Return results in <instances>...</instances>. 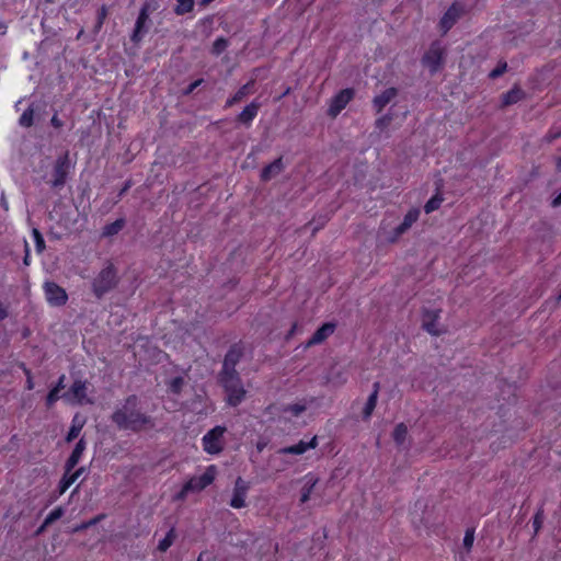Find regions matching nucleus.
I'll use <instances>...</instances> for the list:
<instances>
[{
  "label": "nucleus",
  "instance_id": "f257e3e1",
  "mask_svg": "<svg viewBox=\"0 0 561 561\" xmlns=\"http://www.w3.org/2000/svg\"><path fill=\"white\" fill-rule=\"evenodd\" d=\"M139 400L135 394L127 397L124 403L112 414V422L119 428L131 432L151 430L156 426L154 420L138 409Z\"/></svg>",
  "mask_w": 561,
  "mask_h": 561
},
{
  "label": "nucleus",
  "instance_id": "f03ea898",
  "mask_svg": "<svg viewBox=\"0 0 561 561\" xmlns=\"http://www.w3.org/2000/svg\"><path fill=\"white\" fill-rule=\"evenodd\" d=\"M118 283L119 277L116 267L112 263H107L92 279V293L98 299H101L115 289Z\"/></svg>",
  "mask_w": 561,
  "mask_h": 561
},
{
  "label": "nucleus",
  "instance_id": "7ed1b4c3",
  "mask_svg": "<svg viewBox=\"0 0 561 561\" xmlns=\"http://www.w3.org/2000/svg\"><path fill=\"white\" fill-rule=\"evenodd\" d=\"M218 381L227 393V403L229 405L237 407L243 401L247 391L239 373H219Z\"/></svg>",
  "mask_w": 561,
  "mask_h": 561
},
{
  "label": "nucleus",
  "instance_id": "20e7f679",
  "mask_svg": "<svg viewBox=\"0 0 561 561\" xmlns=\"http://www.w3.org/2000/svg\"><path fill=\"white\" fill-rule=\"evenodd\" d=\"M217 476L216 466L211 465L201 476L192 477L174 496L176 501H184L190 493H198L210 485Z\"/></svg>",
  "mask_w": 561,
  "mask_h": 561
},
{
  "label": "nucleus",
  "instance_id": "39448f33",
  "mask_svg": "<svg viewBox=\"0 0 561 561\" xmlns=\"http://www.w3.org/2000/svg\"><path fill=\"white\" fill-rule=\"evenodd\" d=\"M226 433L225 426H215L210 431H208L202 442L203 448L207 454L216 455L219 454L224 449V434Z\"/></svg>",
  "mask_w": 561,
  "mask_h": 561
},
{
  "label": "nucleus",
  "instance_id": "423d86ee",
  "mask_svg": "<svg viewBox=\"0 0 561 561\" xmlns=\"http://www.w3.org/2000/svg\"><path fill=\"white\" fill-rule=\"evenodd\" d=\"M89 383L85 380L76 379L69 391L64 393L62 398L70 403L92 404L93 400L88 397Z\"/></svg>",
  "mask_w": 561,
  "mask_h": 561
},
{
  "label": "nucleus",
  "instance_id": "0eeeda50",
  "mask_svg": "<svg viewBox=\"0 0 561 561\" xmlns=\"http://www.w3.org/2000/svg\"><path fill=\"white\" fill-rule=\"evenodd\" d=\"M70 170V161L69 154L65 153L55 162L53 170V180L50 181V185L55 188H60L65 185L67 181V176Z\"/></svg>",
  "mask_w": 561,
  "mask_h": 561
},
{
  "label": "nucleus",
  "instance_id": "6e6552de",
  "mask_svg": "<svg viewBox=\"0 0 561 561\" xmlns=\"http://www.w3.org/2000/svg\"><path fill=\"white\" fill-rule=\"evenodd\" d=\"M444 58V49L438 43H434L431 45L430 49L423 56L422 62L425 67L430 69L432 73H435Z\"/></svg>",
  "mask_w": 561,
  "mask_h": 561
},
{
  "label": "nucleus",
  "instance_id": "1a4fd4ad",
  "mask_svg": "<svg viewBox=\"0 0 561 561\" xmlns=\"http://www.w3.org/2000/svg\"><path fill=\"white\" fill-rule=\"evenodd\" d=\"M44 291L46 300L51 306H64L68 300L66 290L54 282H46L44 284Z\"/></svg>",
  "mask_w": 561,
  "mask_h": 561
},
{
  "label": "nucleus",
  "instance_id": "9d476101",
  "mask_svg": "<svg viewBox=\"0 0 561 561\" xmlns=\"http://www.w3.org/2000/svg\"><path fill=\"white\" fill-rule=\"evenodd\" d=\"M250 485L247 481H244L241 477H238L234 481V486L232 491V496L229 502V505L233 508H242L247 506V495Z\"/></svg>",
  "mask_w": 561,
  "mask_h": 561
},
{
  "label": "nucleus",
  "instance_id": "9b49d317",
  "mask_svg": "<svg viewBox=\"0 0 561 561\" xmlns=\"http://www.w3.org/2000/svg\"><path fill=\"white\" fill-rule=\"evenodd\" d=\"M354 96V91L352 89H344L340 91L330 102V107L328 114L332 117H336L342 110L346 107L350 101Z\"/></svg>",
  "mask_w": 561,
  "mask_h": 561
},
{
  "label": "nucleus",
  "instance_id": "f8f14e48",
  "mask_svg": "<svg viewBox=\"0 0 561 561\" xmlns=\"http://www.w3.org/2000/svg\"><path fill=\"white\" fill-rule=\"evenodd\" d=\"M243 356L242 347L239 345H233L229 348L227 354L225 355L221 370L219 373H238L236 370L237 364Z\"/></svg>",
  "mask_w": 561,
  "mask_h": 561
},
{
  "label": "nucleus",
  "instance_id": "ddd939ff",
  "mask_svg": "<svg viewBox=\"0 0 561 561\" xmlns=\"http://www.w3.org/2000/svg\"><path fill=\"white\" fill-rule=\"evenodd\" d=\"M149 21V8L147 4H145L139 12V15L135 23L134 32L130 36V39L134 43H138L142 39L144 35L147 33V23Z\"/></svg>",
  "mask_w": 561,
  "mask_h": 561
},
{
  "label": "nucleus",
  "instance_id": "4468645a",
  "mask_svg": "<svg viewBox=\"0 0 561 561\" xmlns=\"http://www.w3.org/2000/svg\"><path fill=\"white\" fill-rule=\"evenodd\" d=\"M420 210L417 208L410 209L403 218V221L393 230V236L389 239L391 242L397 241L405 233L414 222L419 219Z\"/></svg>",
  "mask_w": 561,
  "mask_h": 561
},
{
  "label": "nucleus",
  "instance_id": "2eb2a0df",
  "mask_svg": "<svg viewBox=\"0 0 561 561\" xmlns=\"http://www.w3.org/2000/svg\"><path fill=\"white\" fill-rule=\"evenodd\" d=\"M318 445L317 436H313L309 442L300 440L298 444L293 446L284 447L279 449V454H291V455H302L308 449H313Z\"/></svg>",
  "mask_w": 561,
  "mask_h": 561
},
{
  "label": "nucleus",
  "instance_id": "dca6fc26",
  "mask_svg": "<svg viewBox=\"0 0 561 561\" xmlns=\"http://www.w3.org/2000/svg\"><path fill=\"white\" fill-rule=\"evenodd\" d=\"M260 107H261V103H259L257 101H252L238 115V117H237L238 122H240L241 124H243L245 126H250L252 121L256 117Z\"/></svg>",
  "mask_w": 561,
  "mask_h": 561
},
{
  "label": "nucleus",
  "instance_id": "f3484780",
  "mask_svg": "<svg viewBox=\"0 0 561 561\" xmlns=\"http://www.w3.org/2000/svg\"><path fill=\"white\" fill-rule=\"evenodd\" d=\"M334 330L335 325L333 323L322 324L307 342V346H312L322 343L325 339L333 334Z\"/></svg>",
  "mask_w": 561,
  "mask_h": 561
},
{
  "label": "nucleus",
  "instance_id": "a211bd4d",
  "mask_svg": "<svg viewBox=\"0 0 561 561\" xmlns=\"http://www.w3.org/2000/svg\"><path fill=\"white\" fill-rule=\"evenodd\" d=\"M398 94L396 88H388L379 95H376L373 100V105L375 110L379 113L383 110V107L389 104Z\"/></svg>",
  "mask_w": 561,
  "mask_h": 561
},
{
  "label": "nucleus",
  "instance_id": "6ab92c4d",
  "mask_svg": "<svg viewBox=\"0 0 561 561\" xmlns=\"http://www.w3.org/2000/svg\"><path fill=\"white\" fill-rule=\"evenodd\" d=\"M87 448V443L83 438H80L76 444L71 455L66 462L67 472H70L80 461L83 451Z\"/></svg>",
  "mask_w": 561,
  "mask_h": 561
},
{
  "label": "nucleus",
  "instance_id": "aec40b11",
  "mask_svg": "<svg viewBox=\"0 0 561 561\" xmlns=\"http://www.w3.org/2000/svg\"><path fill=\"white\" fill-rule=\"evenodd\" d=\"M461 9L456 4L451 5L440 20V27L446 33L460 16Z\"/></svg>",
  "mask_w": 561,
  "mask_h": 561
},
{
  "label": "nucleus",
  "instance_id": "412c9836",
  "mask_svg": "<svg viewBox=\"0 0 561 561\" xmlns=\"http://www.w3.org/2000/svg\"><path fill=\"white\" fill-rule=\"evenodd\" d=\"M254 91V80L249 81L242 85L230 99L226 102V107H230L236 103L241 102L244 98L252 94Z\"/></svg>",
  "mask_w": 561,
  "mask_h": 561
},
{
  "label": "nucleus",
  "instance_id": "4be33fe9",
  "mask_svg": "<svg viewBox=\"0 0 561 561\" xmlns=\"http://www.w3.org/2000/svg\"><path fill=\"white\" fill-rule=\"evenodd\" d=\"M439 318L438 311L427 310L423 316V328L433 335H439L440 331L436 328V321Z\"/></svg>",
  "mask_w": 561,
  "mask_h": 561
},
{
  "label": "nucleus",
  "instance_id": "5701e85b",
  "mask_svg": "<svg viewBox=\"0 0 561 561\" xmlns=\"http://www.w3.org/2000/svg\"><path fill=\"white\" fill-rule=\"evenodd\" d=\"M284 164L282 158L274 160L271 164L266 165L261 172L263 181H270L283 171Z\"/></svg>",
  "mask_w": 561,
  "mask_h": 561
},
{
  "label": "nucleus",
  "instance_id": "b1692460",
  "mask_svg": "<svg viewBox=\"0 0 561 561\" xmlns=\"http://www.w3.org/2000/svg\"><path fill=\"white\" fill-rule=\"evenodd\" d=\"M524 98H525V92L522 89L514 87L513 89H511L510 91H507L506 93H504L502 95V105L503 106L513 105V104L519 102L520 100H523Z\"/></svg>",
  "mask_w": 561,
  "mask_h": 561
},
{
  "label": "nucleus",
  "instance_id": "393cba45",
  "mask_svg": "<svg viewBox=\"0 0 561 561\" xmlns=\"http://www.w3.org/2000/svg\"><path fill=\"white\" fill-rule=\"evenodd\" d=\"M66 376L61 375L53 389L46 397V404L48 408L53 407L60 398L59 393L65 388Z\"/></svg>",
  "mask_w": 561,
  "mask_h": 561
},
{
  "label": "nucleus",
  "instance_id": "a878e982",
  "mask_svg": "<svg viewBox=\"0 0 561 561\" xmlns=\"http://www.w3.org/2000/svg\"><path fill=\"white\" fill-rule=\"evenodd\" d=\"M84 424L85 420L81 417L79 414H76L72 419L71 427L66 436V440L70 443L73 439H76L79 436Z\"/></svg>",
  "mask_w": 561,
  "mask_h": 561
},
{
  "label": "nucleus",
  "instance_id": "bb28decb",
  "mask_svg": "<svg viewBox=\"0 0 561 561\" xmlns=\"http://www.w3.org/2000/svg\"><path fill=\"white\" fill-rule=\"evenodd\" d=\"M305 480H306V482L301 490L300 503H306L307 501H309L310 495L313 491V488L316 486V484L318 482V479L311 474L306 476Z\"/></svg>",
  "mask_w": 561,
  "mask_h": 561
},
{
  "label": "nucleus",
  "instance_id": "cd10ccee",
  "mask_svg": "<svg viewBox=\"0 0 561 561\" xmlns=\"http://www.w3.org/2000/svg\"><path fill=\"white\" fill-rule=\"evenodd\" d=\"M77 479L78 473H70L66 471L58 485L59 494H64Z\"/></svg>",
  "mask_w": 561,
  "mask_h": 561
},
{
  "label": "nucleus",
  "instance_id": "c85d7f7f",
  "mask_svg": "<svg viewBox=\"0 0 561 561\" xmlns=\"http://www.w3.org/2000/svg\"><path fill=\"white\" fill-rule=\"evenodd\" d=\"M175 538V531L173 528H171L165 535V537L159 541L158 550L161 552H165L173 545Z\"/></svg>",
  "mask_w": 561,
  "mask_h": 561
},
{
  "label": "nucleus",
  "instance_id": "c756f323",
  "mask_svg": "<svg viewBox=\"0 0 561 561\" xmlns=\"http://www.w3.org/2000/svg\"><path fill=\"white\" fill-rule=\"evenodd\" d=\"M408 435V427L403 423H399L393 431V439L398 445H402L405 442Z\"/></svg>",
  "mask_w": 561,
  "mask_h": 561
},
{
  "label": "nucleus",
  "instance_id": "7c9ffc66",
  "mask_svg": "<svg viewBox=\"0 0 561 561\" xmlns=\"http://www.w3.org/2000/svg\"><path fill=\"white\" fill-rule=\"evenodd\" d=\"M124 220L117 219L114 222L107 225L103 229V236L110 237L118 233L124 227Z\"/></svg>",
  "mask_w": 561,
  "mask_h": 561
},
{
  "label": "nucleus",
  "instance_id": "2f4dec72",
  "mask_svg": "<svg viewBox=\"0 0 561 561\" xmlns=\"http://www.w3.org/2000/svg\"><path fill=\"white\" fill-rule=\"evenodd\" d=\"M377 399L376 398V392H371L370 396L368 397V400L365 404V408H364V411H363V415H364V419H369L377 405Z\"/></svg>",
  "mask_w": 561,
  "mask_h": 561
},
{
  "label": "nucleus",
  "instance_id": "473e14b6",
  "mask_svg": "<svg viewBox=\"0 0 561 561\" xmlns=\"http://www.w3.org/2000/svg\"><path fill=\"white\" fill-rule=\"evenodd\" d=\"M176 1H178V5L174 9V12L178 15L185 14V13L191 12L193 10L194 0H176Z\"/></svg>",
  "mask_w": 561,
  "mask_h": 561
},
{
  "label": "nucleus",
  "instance_id": "72a5a7b5",
  "mask_svg": "<svg viewBox=\"0 0 561 561\" xmlns=\"http://www.w3.org/2000/svg\"><path fill=\"white\" fill-rule=\"evenodd\" d=\"M34 108L30 106L26 108L19 119V124L22 127H31L33 125Z\"/></svg>",
  "mask_w": 561,
  "mask_h": 561
},
{
  "label": "nucleus",
  "instance_id": "f704fd0d",
  "mask_svg": "<svg viewBox=\"0 0 561 561\" xmlns=\"http://www.w3.org/2000/svg\"><path fill=\"white\" fill-rule=\"evenodd\" d=\"M228 47V41L224 37L217 38L211 47V54L219 56Z\"/></svg>",
  "mask_w": 561,
  "mask_h": 561
},
{
  "label": "nucleus",
  "instance_id": "c9c22d12",
  "mask_svg": "<svg viewBox=\"0 0 561 561\" xmlns=\"http://www.w3.org/2000/svg\"><path fill=\"white\" fill-rule=\"evenodd\" d=\"M443 202V198L438 195L433 196L424 206V210L426 214H431L432 211L439 208L440 204Z\"/></svg>",
  "mask_w": 561,
  "mask_h": 561
},
{
  "label": "nucleus",
  "instance_id": "e433bc0d",
  "mask_svg": "<svg viewBox=\"0 0 561 561\" xmlns=\"http://www.w3.org/2000/svg\"><path fill=\"white\" fill-rule=\"evenodd\" d=\"M64 515V510L61 507H56L44 519V526H49L57 519H59Z\"/></svg>",
  "mask_w": 561,
  "mask_h": 561
},
{
  "label": "nucleus",
  "instance_id": "4c0bfd02",
  "mask_svg": "<svg viewBox=\"0 0 561 561\" xmlns=\"http://www.w3.org/2000/svg\"><path fill=\"white\" fill-rule=\"evenodd\" d=\"M184 386V379L182 377L173 378L169 383V389L171 392L179 394Z\"/></svg>",
  "mask_w": 561,
  "mask_h": 561
},
{
  "label": "nucleus",
  "instance_id": "58836bf2",
  "mask_svg": "<svg viewBox=\"0 0 561 561\" xmlns=\"http://www.w3.org/2000/svg\"><path fill=\"white\" fill-rule=\"evenodd\" d=\"M307 407L301 403H294L287 405L284 411L291 413L294 416H299L302 412H305Z\"/></svg>",
  "mask_w": 561,
  "mask_h": 561
},
{
  "label": "nucleus",
  "instance_id": "ea45409f",
  "mask_svg": "<svg viewBox=\"0 0 561 561\" xmlns=\"http://www.w3.org/2000/svg\"><path fill=\"white\" fill-rule=\"evenodd\" d=\"M473 541H474V529L473 528H468L465 533V537H463V547L466 548L467 551H470L472 546H473Z\"/></svg>",
  "mask_w": 561,
  "mask_h": 561
},
{
  "label": "nucleus",
  "instance_id": "a19ab883",
  "mask_svg": "<svg viewBox=\"0 0 561 561\" xmlns=\"http://www.w3.org/2000/svg\"><path fill=\"white\" fill-rule=\"evenodd\" d=\"M33 236H34V240H35L36 251L38 253H42L45 249L44 238L37 229H33Z\"/></svg>",
  "mask_w": 561,
  "mask_h": 561
},
{
  "label": "nucleus",
  "instance_id": "79ce46f5",
  "mask_svg": "<svg viewBox=\"0 0 561 561\" xmlns=\"http://www.w3.org/2000/svg\"><path fill=\"white\" fill-rule=\"evenodd\" d=\"M506 62H503V64H500L495 69H493L491 72H490V77L491 78H497L500 77L501 75H503L506 70Z\"/></svg>",
  "mask_w": 561,
  "mask_h": 561
},
{
  "label": "nucleus",
  "instance_id": "37998d69",
  "mask_svg": "<svg viewBox=\"0 0 561 561\" xmlns=\"http://www.w3.org/2000/svg\"><path fill=\"white\" fill-rule=\"evenodd\" d=\"M542 522H543V516H542V512L540 511L535 515L534 522H533L536 533H538V530L540 529Z\"/></svg>",
  "mask_w": 561,
  "mask_h": 561
},
{
  "label": "nucleus",
  "instance_id": "c03bdc74",
  "mask_svg": "<svg viewBox=\"0 0 561 561\" xmlns=\"http://www.w3.org/2000/svg\"><path fill=\"white\" fill-rule=\"evenodd\" d=\"M24 374L26 376V388L28 390H32L34 388V382H33V377H32V373L30 369L25 368L24 367Z\"/></svg>",
  "mask_w": 561,
  "mask_h": 561
},
{
  "label": "nucleus",
  "instance_id": "a18cd8bd",
  "mask_svg": "<svg viewBox=\"0 0 561 561\" xmlns=\"http://www.w3.org/2000/svg\"><path fill=\"white\" fill-rule=\"evenodd\" d=\"M389 122H390V118L388 116H382L377 119L376 125H377V127H383V126L388 125Z\"/></svg>",
  "mask_w": 561,
  "mask_h": 561
},
{
  "label": "nucleus",
  "instance_id": "49530a36",
  "mask_svg": "<svg viewBox=\"0 0 561 561\" xmlns=\"http://www.w3.org/2000/svg\"><path fill=\"white\" fill-rule=\"evenodd\" d=\"M50 123L51 125L55 127V128H59L62 126V122L59 119V117L57 115H54L50 119Z\"/></svg>",
  "mask_w": 561,
  "mask_h": 561
},
{
  "label": "nucleus",
  "instance_id": "de8ad7c7",
  "mask_svg": "<svg viewBox=\"0 0 561 561\" xmlns=\"http://www.w3.org/2000/svg\"><path fill=\"white\" fill-rule=\"evenodd\" d=\"M202 82H203V80H202V79H199V80H196V81L192 82V83L190 84L188 89H187V93L193 92V91H194V90H195V89H196V88H197Z\"/></svg>",
  "mask_w": 561,
  "mask_h": 561
},
{
  "label": "nucleus",
  "instance_id": "09e8293b",
  "mask_svg": "<svg viewBox=\"0 0 561 561\" xmlns=\"http://www.w3.org/2000/svg\"><path fill=\"white\" fill-rule=\"evenodd\" d=\"M8 317V309L0 305V321Z\"/></svg>",
  "mask_w": 561,
  "mask_h": 561
},
{
  "label": "nucleus",
  "instance_id": "8fccbe9b",
  "mask_svg": "<svg viewBox=\"0 0 561 561\" xmlns=\"http://www.w3.org/2000/svg\"><path fill=\"white\" fill-rule=\"evenodd\" d=\"M23 262L25 265L30 264V250H28L27 243H25V256H24Z\"/></svg>",
  "mask_w": 561,
  "mask_h": 561
},
{
  "label": "nucleus",
  "instance_id": "3c124183",
  "mask_svg": "<svg viewBox=\"0 0 561 561\" xmlns=\"http://www.w3.org/2000/svg\"><path fill=\"white\" fill-rule=\"evenodd\" d=\"M379 389H380V383L378 381L374 382L373 392H376V398H378Z\"/></svg>",
  "mask_w": 561,
  "mask_h": 561
},
{
  "label": "nucleus",
  "instance_id": "603ef678",
  "mask_svg": "<svg viewBox=\"0 0 561 561\" xmlns=\"http://www.w3.org/2000/svg\"><path fill=\"white\" fill-rule=\"evenodd\" d=\"M104 18H105V9L103 8L100 13V16H99V25H98L99 27L102 25Z\"/></svg>",
  "mask_w": 561,
  "mask_h": 561
},
{
  "label": "nucleus",
  "instance_id": "864d4df0",
  "mask_svg": "<svg viewBox=\"0 0 561 561\" xmlns=\"http://www.w3.org/2000/svg\"><path fill=\"white\" fill-rule=\"evenodd\" d=\"M98 519H99V518H94V519L90 520L89 523L83 524V525L80 527V529H84V528H87V527H89V526H91V525H94V524L98 522Z\"/></svg>",
  "mask_w": 561,
  "mask_h": 561
},
{
  "label": "nucleus",
  "instance_id": "5fc2aeb1",
  "mask_svg": "<svg viewBox=\"0 0 561 561\" xmlns=\"http://www.w3.org/2000/svg\"><path fill=\"white\" fill-rule=\"evenodd\" d=\"M552 205L553 206L561 205V193L553 199Z\"/></svg>",
  "mask_w": 561,
  "mask_h": 561
},
{
  "label": "nucleus",
  "instance_id": "6e6d98bb",
  "mask_svg": "<svg viewBox=\"0 0 561 561\" xmlns=\"http://www.w3.org/2000/svg\"><path fill=\"white\" fill-rule=\"evenodd\" d=\"M129 187H130V182H127V183L125 184V186L122 188V191L119 192V196H122L123 194H125Z\"/></svg>",
  "mask_w": 561,
  "mask_h": 561
},
{
  "label": "nucleus",
  "instance_id": "4d7b16f0",
  "mask_svg": "<svg viewBox=\"0 0 561 561\" xmlns=\"http://www.w3.org/2000/svg\"><path fill=\"white\" fill-rule=\"evenodd\" d=\"M48 526H44V523L41 525V527L37 529L36 534H42Z\"/></svg>",
  "mask_w": 561,
  "mask_h": 561
},
{
  "label": "nucleus",
  "instance_id": "13d9d810",
  "mask_svg": "<svg viewBox=\"0 0 561 561\" xmlns=\"http://www.w3.org/2000/svg\"><path fill=\"white\" fill-rule=\"evenodd\" d=\"M214 0H201V4L202 5H207L209 4L210 2H213Z\"/></svg>",
  "mask_w": 561,
  "mask_h": 561
},
{
  "label": "nucleus",
  "instance_id": "bf43d9fd",
  "mask_svg": "<svg viewBox=\"0 0 561 561\" xmlns=\"http://www.w3.org/2000/svg\"><path fill=\"white\" fill-rule=\"evenodd\" d=\"M83 468H79L77 471H75L73 473H78V478L82 474L83 472Z\"/></svg>",
  "mask_w": 561,
  "mask_h": 561
},
{
  "label": "nucleus",
  "instance_id": "052dcab7",
  "mask_svg": "<svg viewBox=\"0 0 561 561\" xmlns=\"http://www.w3.org/2000/svg\"><path fill=\"white\" fill-rule=\"evenodd\" d=\"M2 205L5 209H8V205H7V202L4 201V198H2Z\"/></svg>",
  "mask_w": 561,
  "mask_h": 561
},
{
  "label": "nucleus",
  "instance_id": "680f3d73",
  "mask_svg": "<svg viewBox=\"0 0 561 561\" xmlns=\"http://www.w3.org/2000/svg\"><path fill=\"white\" fill-rule=\"evenodd\" d=\"M263 447H264V445H257V449H259V450H262V449H263Z\"/></svg>",
  "mask_w": 561,
  "mask_h": 561
},
{
  "label": "nucleus",
  "instance_id": "e2e57ef3",
  "mask_svg": "<svg viewBox=\"0 0 561 561\" xmlns=\"http://www.w3.org/2000/svg\"><path fill=\"white\" fill-rule=\"evenodd\" d=\"M4 28L3 23L0 21V30Z\"/></svg>",
  "mask_w": 561,
  "mask_h": 561
},
{
  "label": "nucleus",
  "instance_id": "0e129e2a",
  "mask_svg": "<svg viewBox=\"0 0 561 561\" xmlns=\"http://www.w3.org/2000/svg\"><path fill=\"white\" fill-rule=\"evenodd\" d=\"M558 299L561 300V294L559 295Z\"/></svg>",
  "mask_w": 561,
  "mask_h": 561
},
{
  "label": "nucleus",
  "instance_id": "69168bd1",
  "mask_svg": "<svg viewBox=\"0 0 561 561\" xmlns=\"http://www.w3.org/2000/svg\"><path fill=\"white\" fill-rule=\"evenodd\" d=\"M54 0H47V2H53Z\"/></svg>",
  "mask_w": 561,
  "mask_h": 561
}]
</instances>
